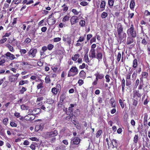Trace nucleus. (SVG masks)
<instances>
[{
  "mask_svg": "<svg viewBox=\"0 0 150 150\" xmlns=\"http://www.w3.org/2000/svg\"><path fill=\"white\" fill-rule=\"evenodd\" d=\"M127 33L128 35H130L132 38H135L136 36V32L134 30L133 25H131L130 28L127 30Z\"/></svg>",
  "mask_w": 150,
  "mask_h": 150,
  "instance_id": "1",
  "label": "nucleus"
},
{
  "mask_svg": "<svg viewBox=\"0 0 150 150\" xmlns=\"http://www.w3.org/2000/svg\"><path fill=\"white\" fill-rule=\"evenodd\" d=\"M80 141V139L78 137H75L71 139L70 142V147H73L74 144L77 145L79 144Z\"/></svg>",
  "mask_w": 150,
  "mask_h": 150,
  "instance_id": "2",
  "label": "nucleus"
},
{
  "mask_svg": "<svg viewBox=\"0 0 150 150\" xmlns=\"http://www.w3.org/2000/svg\"><path fill=\"white\" fill-rule=\"evenodd\" d=\"M70 22L71 25H74L79 22V18L76 16H72L70 19Z\"/></svg>",
  "mask_w": 150,
  "mask_h": 150,
  "instance_id": "3",
  "label": "nucleus"
},
{
  "mask_svg": "<svg viewBox=\"0 0 150 150\" xmlns=\"http://www.w3.org/2000/svg\"><path fill=\"white\" fill-rule=\"evenodd\" d=\"M58 134L57 130H55L53 131L47 132V133L46 135L48 137H53L57 136Z\"/></svg>",
  "mask_w": 150,
  "mask_h": 150,
  "instance_id": "4",
  "label": "nucleus"
},
{
  "mask_svg": "<svg viewBox=\"0 0 150 150\" xmlns=\"http://www.w3.org/2000/svg\"><path fill=\"white\" fill-rule=\"evenodd\" d=\"M37 52V50L36 49L34 48L31 49L28 52V56H31L33 57H34L35 56Z\"/></svg>",
  "mask_w": 150,
  "mask_h": 150,
  "instance_id": "5",
  "label": "nucleus"
},
{
  "mask_svg": "<svg viewBox=\"0 0 150 150\" xmlns=\"http://www.w3.org/2000/svg\"><path fill=\"white\" fill-rule=\"evenodd\" d=\"M45 126L44 123H41L40 124L36 125L35 127V131L38 132L39 130L42 131Z\"/></svg>",
  "mask_w": 150,
  "mask_h": 150,
  "instance_id": "6",
  "label": "nucleus"
},
{
  "mask_svg": "<svg viewBox=\"0 0 150 150\" xmlns=\"http://www.w3.org/2000/svg\"><path fill=\"white\" fill-rule=\"evenodd\" d=\"M117 31L119 40H121L122 39V25L121 23H119L118 25Z\"/></svg>",
  "mask_w": 150,
  "mask_h": 150,
  "instance_id": "7",
  "label": "nucleus"
},
{
  "mask_svg": "<svg viewBox=\"0 0 150 150\" xmlns=\"http://www.w3.org/2000/svg\"><path fill=\"white\" fill-rule=\"evenodd\" d=\"M110 144H111V146L110 147V149L114 148H117V143L116 140L112 139L110 141Z\"/></svg>",
  "mask_w": 150,
  "mask_h": 150,
  "instance_id": "8",
  "label": "nucleus"
},
{
  "mask_svg": "<svg viewBox=\"0 0 150 150\" xmlns=\"http://www.w3.org/2000/svg\"><path fill=\"white\" fill-rule=\"evenodd\" d=\"M67 92V91H64L62 92L60 97V102H63L64 100L66 98Z\"/></svg>",
  "mask_w": 150,
  "mask_h": 150,
  "instance_id": "9",
  "label": "nucleus"
},
{
  "mask_svg": "<svg viewBox=\"0 0 150 150\" xmlns=\"http://www.w3.org/2000/svg\"><path fill=\"white\" fill-rule=\"evenodd\" d=\"M134 38H132V37H128L127 38V45H129L132 43V45L134 46L135 44L133 43L134 40Z\"/></svg>",
  "mask_w": 150,
  "mask_h": 150,
  "instance_id": "10",
  "label": "nucleus"
},
{
  "mask_svg": "<svg viewBox=\"0 0 150 150\" xmlns=\"http://www.w3.org/2000/svg\"><path fill=\"white\" fill-rule=\"evenodd\" d=\"M94 75L96 76V79L98 80L99 79H102L104 78V75L103 74L100 73L99 72H97Z\"/></svg>",
  "mask_w": 150,
  "mask_h": 150,
  "instance_id": "11",
  "label": "nucleus"
},
{
  "mask_svg": "<svg viewBox=\"0 0 150 150\" xmlns=\"http://www.w3.org/2000/svg\"><path fill=\"white\" fill-rule=\"evenodd\" d=\"M4 55L7 58L9 57V59L11 60H13L16 58L15 57L14 55L13 54H11V53L9 52H7Z\"/></svg>",
  "mask_w": 150,
  "mask_h": 150,
  "instance_id": "12",
  "label": "nucleus"
},
{
  "mask_svg": "<svg viewBox=\"0 0 150 150\" xmlns=\"http://www.w3.org/2000/svg\"><path fill=\"white\" fill-rule=\"evenodd\" d=\"M96 51L95 49H91L90 53L89 54V57L92 58L96 57Z\"/></svg>",
  "mask_w": 150,
  "mask_h": 150,
  "instance_id": "13",
  "label": "nucleus"
},
{
  "mask_svg": "<svg viewBox=\"0 0 150 150\" xmlns=\"http://www.w3.org/2000/svg\"><path fill=\"white\" fill-rule=\"evenodd\" d=\"M17 80V78L15 75L12 74L8 76V80L11 82H14Z\"/></svg>",
  "mask_w": 150,
  "mask_h": 150,
  "instance_id": "14",
  "label": "nucleus"
},
{
  "mask_svg": "<svg viewBox=\"0 0 150 150\" xmlns=\"http://www.w3.org/2000/svg\"><path fill=\"white\" fill-rule=\"evenodd\" d=\"M106 5L105 1V0H102L101 1V4L100 6V11H102L104 10L105 8Z\"/></svg>",
  "mask_w": 150,
  "mask_h": 150,
  "instance_id": "15",
  "label": "nucleus"
},
{
  "mask_svg": "<svg viewBox=\"0 0 150 150\" xmlns=\"http://www.w3.org/2000/svg\"><path fill=\"white\" fill-rule=\"evenodd\" d=\"M71 72L74 73L75 75L77 74L78 73V70L77 68L75 66H72L69 70Z\"/></svg>",
  "mask_w": 150,
  "mask_h": 150,
  "instance_id": "16",
  "label": "nucleus"
},
{
  "mask_svg": "<svg viewBox=\"0 0 150 150\" xmlns=\"http://www.w3.org/2000/svg\"><path fill=\"white\" fill-rule=\"evenodd\" d=\"M110 103L111 105L112 108H115L116 103L115 100L114 98L113 97L110 99Z\"/></svg>",
  "mask_w": 150,
  "mask_h": 150,
  "instance_id": "17",
  "label": "nucleus"
},
{
  "mask_svg": "<svg viewBox=\"0 0 150 150\" xmlns=\"http://www.w3.org/2000/svg\"><path fill=\"white\" fill-rule=\"evenodd\" d=\"M27 117L28 118H27V117H25V120L26 121H32L35 118V115H28L27 116Z\"/></svg>",
  "mask_w": 150,
  "mask_h": 150,
  "instance_id": "18",
  "label": "nucleus"
},
{
  "mask_svg": "<svg viewBox=\"0 0 150 150\" xmlns=\"http://www.w3.org/2000/svg\"><path fill=\"white\" fill-rule=\"evenodd\" d=\"M56 21L55 18L53 17L49 20V23H48V24L50 25H53L55 23Z\"/></svg>",
  "mask_w": 150,
  "mask_h": 150,
  "instance_id": "19",
  "label": "nucleus"
},
{
  "mask_svg": "<svg viewBox=\"0 0 150 150\" xmlns=\"http://www.w3.org/2000/svg\"><path fill=\"white\" fill-rule=\"evenodd\" d=\"M103 54L100 52H97L96 57L99 61L101 60L103 58Z\"/></svg>",
  "mask_w": 150,
  "mask_h": 150,
  "instance_id": "20",
  "label": "nucleus"
},
{
  "mask_svg": "<svg viewBox=\"0 0 150 150\" xmlns=\"http://www.w3.org/2000/svg\"><path fill=\"white\" fill-rule=\"evenodd\" d=\"M6 10H3L0 12V19L2 20L4 16V15L6 13Z\"/></svg>",
  "mask_w": 150,
  "mask_h": 150,
  "instance_id": "21",
  "label": "nucleus"
},
{
  "mask_svg": "<svg viewBox=\"0 0 150 150\" xmlns=\"http://www.w3.org/2000/svg\"><path fill=\"white\" fill-rule=\"evenodd\" d=\"M45 82L46 83H50L51 82V80L49 75H47L45 78Z\"/></svg>",
  "mask_w": 150,
  "mask_h": 150,
  "instance_id": "22",
  "label": "nucleus"
},
{
  "mask_svg": "<svg viewBox=\"0 0 150 150\" xmlns=\"http://www.w3.org/2000/svg\"><path fill=\"white\" fill-rule=\"evenodd\" d=\"M134 97L136 96H137L139 98H140L141 96V95L139 93V90H135L134 91Z\"/></svg>",
  "mask_w": 150,
  "mask_h": 150,
  "instance_id": "23",
  "label": "nucleus"
},
{
  "mask_svg": "<svg viewBox=\"0 0 150 150\" xmlns=\"http://www.w3.org/2000/svg\"><path fill=\"white\" fill-rule=\"evenodd\" d=\"M79 76L82 78H85L86 76V73L84 70H82L79 73Z\"/></svg>",
  "mask_w": 150,
  "mask_h": 150,
  "instance_id": "24",
  "label": "nucleus"
},
{
  "mask_svg": "<svg viewBox=\"0 0 150 150\" xmlns=\"http://www.w3.org/2000/svg\"><path fill=\"white\" fill-rule=\"evenodd\" d=\"M44 87L43 83L42 82H40V83H38L36 87V88L37 90H39L43 88Z\"/></svg>",
  "mask_w": 150,
  "mask_h": 150,
  "instance_id": "25",
  "label": "nucleus"
},
{
  "mask_svg": "<svg viewBox=\"0 0 150 150\" xmlns=\"http://www.w3.org/2000/svg\"><path fill=\"white\" fill-rule=\"evenodd\" d=\"M80 57V55L78 54H76L74 55V56H72L71 59L73 60L74 61H76L77 59L79 58Z\"/></svg>",
  "mask_w": 150,
  "mask_h": 150,
  "instance_id": "26",
  "label": "nucleus"
},
{
  "mask_svg": "<svg viewBox=\"0 0 150 150\" xmlns=\"http://www.w3.org/2000/svg\"><path fill=\"white\" fill-rule=\"evenodd\" d=\"M69 18L70 17L69 16L66 15L63 18L62 21L63 23H65L66 21H68L69 20Z\"/></svg>",
  "mask_w": 150,
  "mask_h": 150,
  "instance_id": "27",
  "label": "nucleus"
},
{
  "mask_svg": "<svg viewBox=\"0 0 150 150\" xmlns=\"http://www.w3.org/2000/svg\"><path fill=\"white\" fill-rule=\"evenodd\" d=\"M115 0H108V5L110 8H112L113 6Z\"/></svg>",
  "mask_w": 150,
  "mask_h": 150,
  "instance_id": "28",
  "label": "nucleus"
},
{
  "mask_svg": "<svg viewBox=\"0 0 150 150\" xmlns=\"http://www.w3.org/2000/svg\"><path fill=\"white\" fill-rule=\"evenodd\" d=\"M0 134L1 136H4L5 134L4 129L2 126L0 124Z\"/></svg>",
  "mask_w": 150,
  "mask_h": 150,
  "instance_id": "29",
  "label": "nucleus"
},
{
  "mask_svg": "<svg viewBox=\"0 0 150 150\" xmlns=\"http://www.w3.org/2000/svg\"><path fill=\"white\" fill-rule=\"evenodd\" d=\"M51 92L53 93V95H56L58 92L59 91L56 88V87H53L51 89Z\"/></svg>",
  "mask_w": 150,
  "mask_h": 150,
  "instance_id": "30",
  "label": "nucleus"
},
{
  "mask_svg": "<svg viewBox=\"0 0 150 150\" xmlns=\"http://www.w3.org/2000/svg\"><path fill=\"white\" fill-rule=\"evenodd\" d=\"M29 83V81L28 80H21L20 81L19 85H23L25 84H28Z\"/></svg>",
  "mask_w": 150,
  "mask_h": 150,
  "instance_id": "31",
  "label": "nucleus"
},
{
  "mask_svg": "<svg viewBox=\"0 0 150 150\" xmlns=\"http://www.w3.org/2000/svg\"><path fill=\"white\" fill-rule=\"evenodd\" d=\"M6 46L7 47L9 50L11 52H13L15 50L13 49V47L12 46L10 45V44H8L6 45Z\"/></svg>",
  "mask_w": 150,
  "mask_h": 150,
  "instance_id": "32",
  "label": "nucleus"
},
{
  "mask_svg": "<svg viewBox=\"0 0 150 150\" xmlns=\"http://www.w3.org/2000/svg\"><path fill=\"white\" fill-rule=\"evenodd\" d=\"M86 35L85 34L84 36H81L79 37V40L77 41V42H81L84 41L85 39V38L86 37Z\"/></svg>",
  "mask_w": 150,
  "mask_h": 150,
  "instance_id": "33",
  "label": "nucleus"
},
{
  "mask_svg": "<svg viewBox=\"0 0 150 150\" xmlns=\"http://www.w3.org/2000/svg\"><path fill=\"white\" fill-rule=\"evenodd\" d=\"M21 108L22 110H27L29 108V107L24 104H23L21 106Z\"/></svg>",
  "mask_w": 150,
  "mask_h": 150,
  "instance_id": "34",
  "label": "nucleus"
},
{
  "mask_svg": "<svg viewBox=\"0 0 150 150\" xmlns=\"http://www.w3.org/2000/svg\"><path fill=\"white\" fill-rule=\"evenodd\" d=\"M79 23L80 26L83 27H84L85 25L86 22L85 20H81L80 21Z\"/></svg>",
  "mask_w": 150,
  "mask_h": 150,
  "instance_id": "35",
  "label": "nucleus"
},
{
  "mask_svg": "<svg viewBox=\"0 0 150 150\" xmlns=\"http://www.w3.org/2000/svg\"><path fill=\"white\" fill-rule=\"evenodd\" d=\"M84 60L87 63L90 62V60L88 57V54L85 55L84 57Z\"/></svg>",
  "mask_w": 150,
  "mask_h": 150,
  "instance_id": "36",
  "label": "nucleus"
},
{
  "mask_svg": "<svg viewBox=\"0 0 150 150\" xmlns=\"http://www.w3.org/2000/svg\"><path fill=\"white\" fill-rule=\"evenodd\" d=\"M54 100L52 98L47 99V103L50 104H52L54 103Z\"/></svg>",
  "mask_w": 150,
  "mask_h": 150,
  "instance_id": "37",
  "label": "nucleus"
},
{
  "mask_svg": "<svg viewBox=\"0 0 150 150\" xmlns=\"http://www.w3.org/2000/svg\"><path fill=\"white\" fill-rule=\"evenodd\" d=\"M70 107H69L68 108V110L69 111V112L71 113L73 111V108L74 107V104H70Z\"/></svg>",
  "mask_w": 150,
  "mask_h": 150,
  "instance_id": "38",
  "label": "nucleus"
},
{
  "mask_svg": "<svg viewBox=\"0 0 150 150\" xmlns=\"http://www.w3.org/2000/svg\"><path fill=\"white\" fill-rule=\"evenodd\" d=\"M137 61L136 59H135L133 61V67L134 69L135 68L137 65Z\"/></svg>",
  "mask_w": 150,
  "mask_h": 150,
  "instance_id": "39",
  "label": "nucleus"
},
{
  "mask_svg": "<svg viewBox=\"0 0 150 150\" xmlns=\"http://www.w3.org/2000/svg\"><path fill=\"white\" fill-rule=\"evenodd\" d=\"M135 4V3L134 1H131L130 4V8L132 9H133L134 7Z\"/></svg>",
  "mask_w": 150,
  "mask_h": 150,
  "instance_id": "40",
  "label": "nucleus"
},
{
  "mask_svg": "<svg viewBox=\"0 0 150 150\" xmlns=\"http://www.w3.org/2000/svg\"><path fill=\"white\" fill-rule=\"evenodd\" d=\"M66 42L67 44H68V45H70L71 44V38L70 37L67 36V37Z\"/></svg>",
  "mask_w": 150,
  "mask_h": 150,
  "instance_id": "41",
  "label": "nucleus"
},
{
  "mask_svg": "<svg viewBox=\"0 0 150 150\" xmlns=\"http://www.w3.org/2000/svg\"><path fill=\"white\" fill-rule=\"evenodd\" d=\"M102 132V131L101 130H99L96 134V137L97 138L99 137L101 135Z\"/></svg>",
  "mask_w": 150,
  "mask_h": 150,
  "instance_id": "42",
  "label": "nucleus"
},
{
  "mask_svg": "<svg viewBox=\"0 0 150 150\" xmlns=\"http://www.w3.org/2000/svg\"><path fill=\"white\" fill-rule=\"evenodd\" d=\"M27 90V88L26 87H22L20 91V92L21 94H23L24 92L26 91Z\"/></svg>",
  "mask_w": 150,
  "mask_h": 150,
  "instance_id": "43",
  "label": "nucleus"
},
{
  "mask_svg": "<svg viewBox=\"0 0 150 150\" xmlns=\"http://www.w3.org/2000/svg\"><path fill=\"white\" fill-rule=\"evenodd\" d=\"M108 14L106 12H103L101 15V17L102 18H104L108 16Z\"/></svg>",
  "mask_w": 150,
  "mask_h": 150,
  "instance_id": "44",
  "label": "nucleus"
},
{
  "mask_svg": "<svg viewBox=\"0 0 150 150\" xmlns=\"http://www.w3.org/2000/svg\"><path fill=\"white\" fill-rule=\"evenodd\" d=\"M47 47L49 50H51L54 47V45L52 44H49L47 45Z\"/></svg>",
  "mask_w": 150,
  "mask_h": 150,
  "instance_id": "45",
  "label": "nucleus"
},
{
  "mask_svg": "<svg viewBox=\"0 0 150 150\" xmlns=\"http://www.w3.org/2000/svg\"><path fill=\"white\" fill-rule=\"evenodd\" d=\"M71 11L74 14V15H78L79 13V12L76 9H73Z\"/></svg>",
  "mask_w": 150,
  "mask_h": 150,
  "instance_id": "46",
  "label": "nucleus"
},
{
  "mask_svg": "<svg viewBox=\"0 0 150 150\" xmlns=\"http://www.w3.org/2000/svg\"><path fill=\"white\" fill-rule=\"evenodd\" d=\"M27 51L25 49H20V52L21 55L23 54H25L26 53Z\"/></svg>",
  "mask_w": 150,
  "mask_h": 150,
  "instance_id": "47",
  "label": "nucleus"
},
{
  "mask_svg": "<svg viewBox=\"0 0 150 150\" xmlns=\"http://www.w3.org/2000/svg\"><path fill=\"white\" fill-rule=\"evenodd\" d=\"M80 4L83 6H86L88 5V3L86 1H82L80 2Z\"/></svg>",
  "mask_w": 150,
  "mask_h": 150,
  "instance_id": "48",
  "label": "nucleus"
},
{
  "mask_svg": "<svg viewBox=\"0 0 150 150\" xmlns=\"http://www.w3.org/2000/svg\"><path fill=\"white\" fill-rule=\"evenodd\" d=\"M137 75V74L136 72L135 71H134L132 75V78H133L134 80L135 79Z\"/></svg>",
  "mask_w": 150,
  "mask_h": 150,
  "instance_id": "49",
  "label": "nucleus"
},
{
  "mask_svg": "<svg viewBox=\"0 0 150 150\" xmlns=\"http://www.w3.org/2000/svg\"><path fill=\"white\" fill-rule=\"evenodd\" d=\"M5 59H3L0 60V66H4L5 65L4 63H5Z\"/></svg>",
  "mask_w": 150,
  "mask_h": 150,
  "instance_id": "50",
  "label": "nucleus"
},
{
  "mask_svg": "<svg viewBox=\"0 0 150 150\" xmlns=\"http://www.w3.org/2000/svg\"><path fill=\"white\" fill-rule=\"evenodd\" d=\"M56 88L60 92L61 90V86L59 84H57L56 86Z\"/></svg>",
  "mask_w": 150,
  "mask_h": 150,
  "instance_id": "51",
  "label": "nucleus"
},
{
  "mask_svg": "<svg viewBox=\"0 0 150 150\" xmlns=\"http://www.w3.org/2000/svg\"><path fill=\"white\" fill-rule=\"evenodd\" d=\"M8 122V118H5L3 120V123L5 125H7Z\"/></svg>",
  "mask_w": 150,
  "mask_h": 150,
  "instance_id": "52",
  "label": "nucleus"
},
{
  "mask_svg": "<svg viewBox=\"0 0 150 150\" xmlns=\"http://www.w3.org/2000/svg\"><path fill=\"white\" fill-rule=\"evenodd\" d=\"M138 140V135L137 134H136L135 135L134 137V142L136 143Z\"/></svg>",
  "mask_w": 150,
  "mask_h": 150,
  "instance_id": "53",
  "label": "nucleus"
},
{
  "mask_svg": "<svg viewBox=\"0 0 150 150\" xmlns=\"http://www.w3.org/2000/svg\"><path fill=\"white\" fill-rule=\"evenodd\" d=\"M10 125L12 127H16L17 126V124L13 122H11L10 123Z\"/></svg>",
  "mask_w": 150,
  "mask_h": 150,
  "instance_id": "54",
  "label": "nucleus"
},
{
  "mask_svg": "<svg viewBox=\"0 0 150 150\" xmlns=\"http://www.w3.org/2000/svg\"><path fill=\"white\" fill-rule=\"evenodd\" d=\"M106 141L107 142V144L108 145V148L109 149H110V147L111 146V144H110V142L109 141L108 139V138L106 139Z\"/></svg>",
  "mask_w": 150,
  "mask_h": 150,
  "instance_id": "55",
  "label": "nucleus"
},
{
  "mask_svg": "<svg viewBox=\"0 0 150 150\" xmlns=\"http://www.w3.org/2000/svg\"><path fill=\"white\" fill-rule=\"evenodd\" d=\"M78 83L79 86H81L84 83L82 79H79V80L78 82Z\"/></svg>",
  "mask_w": 150,
  "mask_h": 150,
  "instance_id": "56",
  "label": "nucleus"
},
{
  "mask_svg": "<svg viewBox=\"0 0 150 150\" xmlns=\"http://www.w3.org/2000/svg\"><path fill=\"white\" fill-rule=\"evenodd\" d=\"M31 41V40L29 38H27L25 40L24 42L25 43L28 44Z\"/></svg>",
  "mask_w": 150,
  "mask_h": 150,
  "instance_id": "57",
  "label": "nucleus"
},
{
  "mask_svg": "<svg viewBox=\"0 0 150 150\" xmlns=\"http://www.w3.org/2000/svg\"><path fill=\"white\" fill-rule=\"evenodd\" d=\"M61 38L59 37L54 38V39L53 41L54 42H57L61 40Z\"/></svg>",
  "mask_w": 150,
  "mask_h": 150,
  "instance_id": "58",
  "label": "nucleus"
},
{
  "mask_svg": "<svg viewBox=\"0 0 150 150\" xmlns=\"http://www.w3.org/2000/svg\"><path fill=\"white\" fill-rule=\"evenodd\" d=\"M86 67V64L85 63H82V65H80L79 67V68L81 69H84Z\"/></svg>",
  "mask_w": 150,
  "mask_h": 150,
  "instance_id": "59",
  "label": "nucleus"
},
{
  "mask_svg": "<svg viewBox=\"0 0 150 150\" xmlns=\"http://www.w3.org/2000/svg\"><path fill=\"white\" fill-rule=\"evenodd\" d=\"M29 139L32 141H35L36 142H38L39 141V139L35 137L30 138Z\"/></svg>",
  "mask_w": 150,
  "mask_h": 150,
  "instance_id": "60",
  "label": "nucleus"
},
{
  "mask_svg": "<svg viewBox=\"0 0 150 150\" xmlns=\"http://www.w3.org/2000/svg\"><path fill=\"white\" fill-rule=\"evenodd\" d=\"M96 41V36L92 38L90 40V43L91 44L93 42H95Z\"/></svg>",
  "mask_w": 150,
  "mask_h": 150,
  "instance_id": "61",
  "label": "nucleus"
},
{
  "mask_svg": "<svg viewBox=\"0 0 150 150\" xmlns=\"http://www.w3.org/2000/svg\"><path fill=\"white\" fill-rule=\"evenodd\" d=\"M92 35L91 34H88L87 35V38H86V39L87 41H88L90 39L92 38Z\"/></svg>",
  "mask_w": 150,
  "mask_h": 150,
  "instance_id": "62",
  "label": "nucleus"
},
{
  "mask_svg": "<svg viewBox=\"0 0 150 150\" xmlns=\"http://www.w3.org/2000/svg\"><path fill=\"white\" fill-rule=\"evenodd\" d=\"M7 40L6 38H4L0 40V44H3Z\"/></svg>",
  "mask_w": 150,
  "mask_h": 150,
  "instance_id": "63",
  "label": "nucleus"
},
{
  "mask_svg": "<svg viewBox=\"0 0 150 150\" xmlns=\"http://www.w3.org/2000/svg\"><path fill=\"white\" fill-rule=\"evenodd\" d=\"M148 73L146 72H142V75L143 77L146 78L148 76Z\"/></svg>",
  "mask_w": 150,
  "mask_h": 150,
  "instance_id": "64",
  "label": "nucleus"
}]
</instances>
